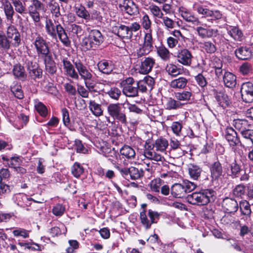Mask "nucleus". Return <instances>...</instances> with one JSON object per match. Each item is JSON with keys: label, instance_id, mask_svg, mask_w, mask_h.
I'll use <instances>...</instances> for the list:
<instances>
[{"label": "nucleus", "instance_id": "412c9836", "mask_svg": "<svg viewBox=\"0 0 253 253\" xmlns=\"http://www.w3.org/2000/svg\"><path fill=\"white\" fill-rule=\"evenodd\" d=\"M44 60L46 72L50 75H54L56 73L57 67L55 61L52 59L51 55L42 58Z\"/></svg>", "mask_w": 253, "mask_h": 253}, {"label": "nucleus", "instance_id": "9b49d317", "mask_svg": "<svg viewBox=\"0 0 253 253\" xmlns=\"http://www.w3.org/2000/svg\"><path fill=\"white\" fill-rule=\"evenodd\" d=\"M44 7V4L39 0H32V4L28 7V13L36 24L41 22L39 11L43 9Z\"/></svg>", "mask_w": 253, "mask_h": 253}, {"label": "nucleus", "instance_id": "473e14b6", "mask_svg": "<svg viewBox=\"0 0 253 253\" xmlns=\"http://www.w3.org/2000/svg\"><path fill=\"white\" fill-rule=\"evenodd\" d=\"M184 103H181L177 99L171 97L168 98L166 100L165 106L168 110H175L183 107Z\"/></svg>", "mask_w": 253, "mask_h": 253}, {"label": "nucleus", "instance_id": "5701e85b", "mask_svg": "<svg viewBox=\"0 0 253 253\" xmlns=\"http://www.w3.org/2000/svg\"><path fill=\"white\" fill-rule=\"evenodd\" d=\"M236 56L241 60H247L252 56L251 49L247 46L238 48L235 51Z\"/></svg>", "mask_w": 253, "mask_h": 253}, {"label": "nucleus", "instance_id": "49530a36", "mask_svg": "<svg viewBox=\"0 0 253 253\" xmlns=\"http://www.w3.org/2000/svg\"><path fill=\"white\" fill-rule=\"evenodd\" d=\"M239 206L241 214L250 217L252 211L249 203L246 200H243L240 202Z\"/></svg>", "mask_w": 253, "mask_h": 253}, {"label": "nucleus", "instance_id": "bf43d9fd", "mask_svg": "<svg viewBox=\"0 0 253 253\" xmlns=\"http://www.w3.org/2000/svg\"><path fill=\"white\" fill-rule=\"evenodd\" d=\"M83 172V168L78 163H75L72 167V173L77 178L80 177Z\"/></svg>", "mask_w": 253, "mask_h": 253}, {"label": "nucleus", "instance_id": "f03ea898", "mask_svg": "<svg viewBox=\"0 0 253 253\" xmlns=\"http://www.w3.org/2000/svg\"><path fill=\"white\" fill-rule=\"evenodd\" d=\"M45 30L47 34L52 39L57 40L58 37L64 46H71V41L67 33L58 21L47 19L45 21Z\"/></svg>", "mask_w": 253, "mask_h": 253}, {"label": "nucleus", "instance_id": "ea45409f", "mask_svg": "<svg viewBox=\"0 0 253 253\" xmlns=\"http://www.w3.org/2000/svg\"><path fill=\"white\" fill-rule=\"evenodd\" d=\"M97 66L98 70L100 72L106 74L110 73L113 68L111 62L106 60L100 61L98 62Z\"/></svg>", "mask_w": 253, "mask_h": 253}, {"label": "nucleus", "instance_id": "09e8293b", "mask_svg": "<svg viewBox=\"0 0 253 253\" xmlns=\"http://www.w3.org/2000/svg\"><path fill=\"white\" fill-rule=\"evenodd\" d=\"M25 65L28 71L29 75L34 73L35 71L39 70L41 68L39 67V64L35 61H33L30 59H27L25 61Z\"/></svg>", "mask_w": 253, "mask_h": 253}, {"label": "nucleus", "instance_id": "bb28decb", "mask_svg": "<svg viewBox=\"0 0 253 253\" xmlns=\"http://www.w3.org/2000/svg\"><path fill=\"white\" fill-rule=\"evenodd\" d=\"M223 81L226 87L232 88L236 84V77L233 73L225 72L223 77Z\"/></svg>", "mask_w": 253, "mask_h": 253}, {"label": "nucleus", "instance_id": "423d86ee", "mask_svg": "<svg viewBox=\"0 0 253 253\" xmlns=\"http://www.w3.org/2000/svg\"><path fill=\"white\" fill-rule=\"evenodd\" d=\"M32 43L36 49L37 54L39 56L43 58L50 55L47 42L40 34H37V36L33 40Z\"/></svg>", "mask_w": 253, "mask_h": 253}, {"label": "nucleus", "instance_id": "f257e3e1", "mask_svg": "<svg viewBox=\"0 0 253 253\" xmlns=\"http://www.w3.org/2000/svg\"><path fill=\"white\" fill-rule=\"evenodd\" d=\"M179 12L181 17L186 22L190 23L194 29L197 32L198 35L202 39L216 37L218 35V30L216 28L207 27L206 24L202 26L203 24L198 17L190 10L185 7L181 6L179 8Z\"/></svg>", "mask_w": 253, "mask_h": 253}, {"label": "nucleus", "instance_id": "37998d69", "mask_svg": "<svg viewBox=\"0 0 253 253\" xmlns=\"http://www.w3.org/2000/svg\"><path fill=\"white\" fill-rule=\"evenodd\" d=\"M10 90L16 98L19 99L23 98L24 93L22 89V86L19 83L17 82L13 83L10 87Z\"/></svg>", "mask_w": 253, "mask_h": 253}, {"label": "nucleus", "instance_id": "c85d7f7f", "mask_svg": "<svg viewBox=\"0 0 253 253\" xmlns=\"http://www.w3.org/2000/svg\"><path fill=\"white\" fill-rule=\"evenodd\" d=\"M74 64L79 74L84 79H90L91 78L92 75L91 73L80 61H76Z\"/></svg>", "mask_w": 253, "mask_h": 253}, {"label": "nucleus", "instance_id": "a19ab883", "mask_svg": "<svg viewBox=\"0 0 253 253\" xmlns=\"http://www.w3.org/2000/svg\"><path fill=\"white\" fill-rule=\"evenodd\" d=\"M48 5L52 16L56 18H58L61 15L59 3L55 0H50Z\"/></svg>", "mask_w": 253, "mask_h": 253}, {"label": "nucleus", "instance_id": "13d9d810", "mask_svg": "<svg viewBox=\"0 0 253 253\" xmlns=\"http://www.w3.org/2000/svg\"><path fill=\"white\" fill-rule=\"evenodd\" d=\"M99 144L100 146L96 145V147L97 148L96 151L106 157H108V153L111 151V149L106 146L105 142L104 141H102V144L99 143Z\"/></svg>", "mask_w": 253, "mask_h": 253}, {"label": "nucleus", "instance_id": "f704fd0d", "mask_svg": "<svg viewBox=\"0 0 253 253\" xmlns=\"http://www.w3.org/2000/svg\"><path fill=\"white\" fill-rule=\"evenodd\" d=\"M175 98L179 101L188 102L191 100L193 94L190 91H182L180 92H175L174 93Z\"/></svg>", "mask_w": 253, "mask_h": 253}, {"label": "nucleus", "instance_id": "2f4dec72", "mask_svg": "<svg viewBox=\"0 0 253 253\" xmlns=\"http://www.w3.org/2000/svg\"><path fill=\"white\" fill-rule=\"evenodd\" d=\"M200 47L202 50L207 53L212 54L216 50L215 45L211 41H204L199 42Z\"/></svg>", "mask_w": 253, "mask_h": 253}, {"label": "nucleus", "instance_id": "aec40b11", "mask_svg": "<svg viewBox=\"0 0 253 253\" xmlns=\"http://www.w3.org/2000/svg\"><path fill=\"white\" fill-rule=\"evenodd\" d=\"M188 80L183 77H179L172 80L169 83V86L175 90H180L184 89L187 85Z\"/></svg>", "mask_w": 253, "mask_h": 253}, {"label": "nucleus", "instance_id": "ddd939ff", "mask_svg": "<svg viewBox=\"0 0 253 253\" xmlns=\"http://www.w3.org/2000/svg\"><path fill=\"white\" fill-rule=\"evenodd\" d=\"M222 207L224 212L233 214L235 213L239 208L237 202L234 199L228 197L223 199Z\"/></svg>", "mask_w": 253, "mask_h": 253}, {"label": "nucleus", "instance_id": "c756f323", "mask_svg": "<svg viewBox=\"0 0 253 253\" xmlns=\"http://www.w3.org/2000/svg\"><path fill=\"white\" fill-rule=\"evenodd\" d=\"M11 3L14 7V10L22 15L28 13L26 4L21 0H11Z\"/></svg>", "mask_w": 253, "mask_h": 253}, {"label": "nucleus", "instance_id": "338daca9", "mask_svg": "<svg viewBox=\"0 0 253 253\" xmlns=\"http://www.w3.org/2000/svg\"><path fill=\"white\" fill-rule=\"evenodd\" d=\"M195 79L197 83L202 87H204L206 86L207 84V80L205 77L202 74H199L198 75L195 77Z\"/></svg>", "mask_w": 253, "mask_h": 253}, {"label": "nucleus", "instance_id": "4d7b16f0", "mask_svg": "<svg viewBox=\"0 0 253 253\" xmlns=\"http://www.w3.org/2000/svg\"><path fill=\"white\" fill-rule=\"evenodd\" d=\"M2 159L7 161V164L9 167L13 169H14V167L18 166L20 163L21 162L20 158L17 157H12L9 159L3 156L2 157Z\"/></svg>", "mask_w": 253, "mask_h": 253}, {"label": "nucleus", "instance_id": "a878e982", "mask_svg": "<svg viewBox=\"0 0 253 253\" xmlns=\"http://www.w3.org/2000/svg\"><path fill=\"white\" fill-rule=\"evenodd\" d=\"M158 56L164 61H169L171 56V53L169 49L163 44L156 46Z\"/></svg>", "mask_w": 253, "mask_h": 253}, {"label": "nucleus", "instance_id": "603ef678", "mask_svg": "<svg viewBox=\"0 0 253 253\" xmlns=\"http://www.w3.org/2000/svg\"><path fill=\"white\" fill-rule=\"evenodd\" d=\"M76 12L77 15L82 18L86 20L90 19V15L88 12L85 9V7L82 5H79L76 7Z\"/></svg>", "mask_w": 253, "mask_h": 253}, {"label": "nucleus", "instance_id": "052dcab7", "mask_svg": "<svg viewBox=\"0 0 253 253\" xmlns=\"http://www.w3.org/2000/svg\"><path fill=\"white\" fill-rule=\"evenodd\" d=\"M19 33L17 28L13 24L10 23L6 28V36L8 40L9 38H12V36H15L16 34Z\"/></svg>", "mask_w": 253, "mask_h": 253}, {"label": "nucleus", "instance_id": "864d4df0", "mask_svg": "<svg viewBox=\"0 0 253 253\" xmlns=\"http://www.w3.org/2000/svg\"><path fill=\"white\" fill-rule=\"evenodd\" d=\"M35 107L41 116L45 117L47 115V109L41 102L35 101Z\"/></svg>", "mask_w": 253, "mask_h": 253}, {"label": "nucleus", "instance_id": "4be33fe9", "mask_svg": "<svg viewBox=\"0 0 253 253\" xmlns=\"http://www.w3.org/2000/svg\"><path fill=\"white\" fill-rule=\"evenodd\" d=\"M62 62L63 68L66 74L72 78L78 79L79 75L70 61L67 58H64L62 60Z\"/></svg>", "mask_w": 253, "mask_h": 253}, {"label": "nucleus", "instance_id": "2eb2a0df", "mask_svg": "<svg viewBox=\"0 0 253 253\" xmlns=\"http://www.w3.org/2000/svg\"><path fill=\"white\" fill-rule=\"evenodd\" d=\"M153 144H150L147 142H146L145 145V150L144 151V156L150 160L155 161H162L164 158L159 153H156L153 150Z\"/></svg>", "mask_w": 253, "mask_h": 253}, {"label": "nucleus", "instance_id": "4c0bfd02", "mask_svg": "<svg viewBox=\"0 0 253 253\" xmlns=\"http://www.w3.org/2000/svg\"><path fill=\"white\" fill-rule=\"evenodd\" d=\"M215 98L218 104L222 107H226L229 106L230 103L228 96L224 92L219 91L217 92Z\"/></svg>", "mask_w": 253, "mask_h": 253}, {"label": "nucleus", "instance_id": "e2e57ef3", "mask_svg": "<svg viewBox=\"0 0 253 253\" xmlns=\"http://www.w3.org/2000/svg\"><path fill=\"white\" fill-rule=\"evenodd\" d=\"M12 233L15 237L21 236L24 238H27L29 237V231L23 228H17L14 230Z\"/></svg>", "mask_w": 253, "mask_h": 253}, {"label": "nucleus", "instance_id": "72a5a7b5", "mask_svg": "<svg viewBox=\"0 0 253 253\" xmlns=\"http://www.w3.org/2000/svg\"><path fill=\"white\" fill-rule=\"evenodd\" d=\"M202 169L199 166L193 164L188 166V173L191 178L197 180L200 178Z\"/></svg>", "mask_w": 253, "mask_h": 253}, {"label": "nucleus", "instance_id": "58836bf2", "mask_svg": "<svg viewBox=\"0 0 253 253\" xmlns=\"http://www.w3.org/2000/svg\"><path fill=\"white\" fill-rule=\"evenodd\" d=\"M160 19L156 22L162 24L167 30H170L175 27V21L168 16L164 15Z\"/></svg>", "mask_w": 253, "mask_h": 253}, {"label": "nucleus", "instance_id": "6ab92c4d", "mask_svg": "<svg viewBox=\"0 0 253 253\" xmlns=\"http://www.w3.org/2000/svg\"><path fill=\"white\" fill-rule=\"evenodd\" d=\"M155 63V60L153 58L150 57L145 58L141 62L139 72L142 74H147L152 70Z\"/></svg>", "mask_w": 253, "mask_h": 253}, {"label": "nucleus", "instance_id": "b1692460", "mask_svg": "<svg viewBox=\"0 0 253 253\" xmlns=\"http://www.w3.org/2000/svg\"><path fill=\"white\" fill-rule=\"evenodd\" d=\"M12 73L14 77L22 81L27 79V74L24 67L20 64H17L13 66Z\"/></svg>", "mask_w": 253, "mask_h": 253}, {"label": "nucleus", "instance_id": "c03bdc74", "mask_svg": "<svg viewBox=\"0 0 253 253\" xmlns=\"http://www.w3.org/2000/svg\"><path fill=\"white\" fill-rule=\"evenodd\" d=\"M10 47L11 42L5 33L3 31H0V48L7 51L10 49Z\"/></svg>", "mask_w": 253, "mask_h": 253}, {"label": "nucleus", "instance_id": "393cba45", "mask_svg": "<svg viewBox=\"0 0 253 253\" xmlns=\"http://www.w3.org/2000/svg\"><path fill=\"white\" fill-rule=\"evenodd\" d=\"M226 30L228 34L234 40L241 41L243 38L242 32L237 27L229 26Z\"/></svg>", "mask_w": 253, "mask_h": 253}, {"label": "nucleus", "instance_id": "de8ad7c7", "mask_svg": "<svg viewBox=\"0 0 253 253\" xmlns=\"http://www.w3.org/2000/svg\"><path fill=\"white\" fill-rule=\"evenodd\" d=\"M140 23L143 28L148 31H152L151 29L152 21L147 14H144L140 18Z\"/></svg>", "mask_w": 253, "mask_h": 253}, {"label": "nucleus", "instance_id": "a211bd4d", "mask_svg": "<svg viewBox=\"0 0 253 253\" xmlns=\"http://www.w3.org/2000/svg\"><path fill=\"white\" fill-rule=\"evenodd\" d=\"M225 137L231 146L234 147L240 142L237 132L231 127H227L226 128L225 131Z\"/></svg>", "mask_w": 253, "mask_h": 253}, {"label": "nucleus", "instance_id": "e433bc0d", "mask_svg": "<svg viewBox=\"0 0 253 253\" xmlns=\"http://www.w3.org/2000/svg\"><path fill=\"white\" fill-rule=\"evenodd\" d=\"M165 70L167 73L171 77H176L182 74V70L172 63L167 64Z\"/></svg>", "mask_w": 253, "mask_h": 253}, {"label": "nucleus", "instance_id": "c9c22d12", "mask_svg": "<svg viewBox=\"0 0 253 253\" xmlns=\"http://www.w3.org/2000/svg\"><path fill=\"white\" fill-rule=\"evenodd\" d=\"M241 168L236 161H234L229 165L227 168V173L228 175L232 177H237L238 176L241 171Z\"/></svg>", "mask_w": 253, "mask_h": 253}, {"label": "nucleus", "instance_id": "0e129e2a", "mask_svg": "<svg viewBox=\"0 0 253 253\" xmlns=\"http://www.w3.org/2000/svg\"><path fill=\"white\" fill-rule=\"evenodd\" d=\"M252 70V66L251 64L245 62L240 67V72L244 75H249Z\"/></svg>", "mask_w": 253, "mask_h": 253}, {"label": "nucleus", "instance_id": "39448f33", "mask_svg": "<svg viewBox=\"0 0 253 253\" xmlns=\"http://www.w3.org/2000/svg\"><path fill=\"white\" fill-rule=\"evenodd\" d=\"M193 8L194 10L207 19V21L211 23H216L217 21L221 19L222 14L218 10H210L207 8H204L202 5L195 2L193 5Z\"/></svg>", "mask_w": 253, "mask_h": 253}, {"label": "nucleus", "instance_id": "3c124183", "mask_svg": "<svg viewBox=\"0 0 253 253\" xmlns=\"http://www.w3.org/2000/svg\"><path fill=\"white\" fill-rule=\"evenodd\" d=\"M183 125L181 122H173L172 123L170 128L172 132L176 136H181L182 134V128Z\"/></svg>", "mask_w": 253, "mask_h": 253}, {"label": "nucleus", "instance_id": "20e7f679", "mask_svg": "<svg viewBox=\"0 0 253 253\" xmlns=\"http://www.w3.org/2000/svg\"><path fill=\"white\" fill-rule=\"evenodd\" d=\"M197 184L188 180H184L181 183H175L171 187V194L175 198H182L188 193L194 190Z\"/></svg>", "mask_w": 253, "mask_h": 253}, {"label": "nucleus", "instance_id": "4468645a", "mask_svg": "<svg viewBox=\"0 0 253 253\" xmlns=\"http://www.w3.org/2000/svg\"><path fill=\"white\" fill-rule=\"evenodd\" d=\"M128 26L118 24L117 26L112 27L113 33L122 39H130L132 34L129 31Z\"/></svg>", "mask_w": 253, "mask_h": 253}, {"label": "nucleus", "instance_id": "7c9ffc66", "mask_svg": "<svg viewBox=\"0 0 253 253\" xmlns=\"http://www.w3.org/2000/svg\"><path fill=\"white\" fill-rule=\"evenodd\" d=\"M120 6L122 7V10L129 15H132L134 13L133 7L135 4L131 0H120Z\"/></svg>", "mask_w": 253, "mask_h": 253}, {"label": "nucleus", "instance_id": "680f3d73", "mask_svg": "<svg viewBox=\"0 0 253 253\" xmlns=\"http://www.w3.org/2000/svg\"><path fill=\"white\" fill-rule=\"evenodd\" d=\"M107 94L112 99L118 100L121 95V91L118 88L114 87L108 91Z\"/></svg>", "mask_w": 253, "mask_h": 253}, {"label": "nucleus", "instance_id": "cd10ccee", "mask_svg": "<svg viewBox=\"0 0 253 253\" xmlns=\"http://www.w3.org/2000/svg\"><path fill=\"white\" fill-rule=\"evenodd\" d=\"M210 170L212 179H217L222 176V168L219 162H214L211 166Z\"/></svg>", "mask_w": 253, "mask_h": 253}, {"label": "nucleus", "instance_id": "774afa93", "mask_svg": "<svg viewBox=\"0 0 253 253\" xmlns=\"http://www.w3.org/2000/svg\"><path fill=\"white\" fill-rule=\"evenodd\" d=\"M70 247L67 248L66 252L67 253H74V251L79 248V243L76 240H69Z\"/></svg>", "mask_w": 253, "mask_h": 253}, {"label": "nucleus", "instance_id": "69168bd1", "mask_svg": "<svg viewBox=\"0 0 253 253\" xmlns=\"http://www.w3.org/2000/svg\"><path fill=\"white\" fill-rule=\"evenodd\" d=\"M246 187L243 185H237L233 190V194L235 196L237 197H242L245 195L246 192Z\"/></svg>", "mask_w": 253, "mask_h": 253}, {"label": "nucleus", "instance_id": "8fccbe9b", "mask_svg": "<svg viewBox=\"0 0 253 253\" xmlns=\"http://www.w3.org/2000/svg\"><path fill=\"white\" fill-rule=\"evenodd\" d=\"M149 10L154 18L161 19L164 15L161 9L155 4H151L149 6Z\"/></svg>", "mask_w": 253, "mask_h": 253}, {"label": "nucleus", "instance_id": "7ed1b4c3", "mask_svg": "<svg viewBox=\"0 0 253 253\" xmlns=\"http://www.w3.org/2000/svg\"><path fill=\"white\" fill-rule=\"evenodd\" d=\"M214 194V191L211 189H205L188 195L186 201L193 205L205 206L211 201Z\"/></svg>", "mask_w": 253, "mask_h": 253}, {"label": "nucleus", "instance_id": "f3484780", "mask_svg": "<svg viewBox=\"0 0 253 253\" xmlns=\"http://www.w3.org/2000/svg\"><path fill=\"white\" fill-rule=\"evenodd\" d=\"M177 61L184 66H189L192 61V55L187 49L180 50L177 55Z\"/></svg>", "mask_w": 253, "mask_h": 253}, {"label": "nucleus", "instance_id": "dca6fc26", "mask_svg": "<svg viewBox=\"0 0 253 253\" xmlns=\"http://www.w3.org/2000/svg\"><path fill=\"white\" fill-rule=\"evenodd\" d=\"M2 6L6 20L10 23L13 24V16L15 12L11 2L8 0H4L2 2Z\"/></svg>", "mask_w": 253, "mask_h": 253}, {"label": "nucleus", "instance_id": "f8f14e48", "mask_svg": "<svg viewBox=\"0 0 253 253\" xmlns=\"http://www.w3.org/2000/svg\"><path fill=\"white\" fill-rule=\"evenodd\" d=\"M241 93L243 101L248 103L253 102V83H243L241 86Z\"/></svg>", "mask_w": 253, "mask_h": 253}, {"label": "nucleus", "instance_id": "79ce46f5", "mask_svg": "<svg viewBox=\"0 0 253 253\" xmlns=\"http://www.w3.org/2000/svg\"><path fill=\"white\" fill-rule=\"evenodd\" d=\"M169 145L168 141L165 138L157 139L153 144V147L157 151L164 152Z\"/></svg>", "mask_w": 253, "mask_h": 253}, {"label": "nucleus", "instance_id": "6e6d98bb", "mask_svg": "<svg viewBox=\"0 0 253 253\" xmlns=\"http://www.w3.org/2000/svg\"><path fill=\"white\" fill-rule=\"evenodd\" d=\"M143 171L135 167H131L129 168V176L132 179H137L143 176Z\"/></svg>", "mask_w": 253, "mask_h": 253}, {"label": "nucleus", "instance_id": "6e6552de", "mask_svg": "<svg viewBox=\"0 0 253 253\" xmlns=\"http://www.w3.org/2000/svg\"><path fill=\"white\" fill-rule=\"evenodd\" d=\"M154 40L152 37V31L145 33L143 38V43L140 45V47L137 49L136 54L138 57H141L149 53L153 47Z\"/></svg>", "mask_w": 253, "mask_h": 253}, {"label": "nucleus", "instance_id": "1a4fd4ad", "mask_svg": "<svg viewBox=\"0 0 253 253\" xmlns=\"http://www.w3.org/2000/svg\"><path fill=\"white\" fill-rule=\"evenodd\" d=\"M109 115L118 123L126 125L127 123L126 115L119 104H111L108 107Z\"/></svg>", "mask_w": 253, "mask_h": 253}, {"label": "nucleus", "instance_id": "5fc2aeb1", "mask_svg": "<svg viewBox=\"0 0 253 253\" xmlns=\"http://www.w3.org/2000/svg\"><path fill=\"white\" fill-rule=\"evenodd\" d=\"M235 127L238 129L241 133L248 129L249 127L248 122L246 120H237L235 121Z\"/></svg>", "mask_w": 253, "mask_h": 253}, {"label": "nucleus", "instance_id": "9d476101", "mask_svg": "<svg viewBox=\"0 0 253 253\" xmlns=\"http://www.w3.org/2000/svg\"><path fill=\"white\" fill-rule=\"evenodd\" d=\"M123 93L128 97L137 96L138 91L136 84L132 78L129 77L121 83Z\"/></svg>", "mask_w": 253, "mask_h": 253}, {"label": "nucleus", "instance_id": "a18cd8bd", "mask_svg": "<svg viewBox=\"0 0 253 253\" xmlns=\"http://www.w3.org/2000/svg\"><path fill=\"white\" fill-rule=\"evenodd\" d=\"M120 153L127 159L131 160L135 156V152L133 148L127 145H125L120 150Z\"/></svg>", "mask_w": 253, "mask_h": 253}, {"label": "nucleus", "instance_id": "0eeeda50", "mask_svg": "<svg viewBox=\"0 0 253 253\" xmlns=\"http://www.w3.org/2000/svg\"><path fill=\"white\" fill-rule=\"evenodd\" d=\"M160 216V214L159 212L151 210L148 211L147 214L146 211L143 210L140 213L141 223L146 229H149L151 227L152 224L158 222Z\"/></svg>", "mask_w": 253, "mask_h": 253}]
</instances>
